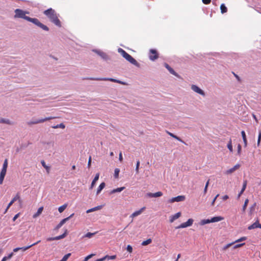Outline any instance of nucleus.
I'll return each mask as SVG.
<instances>
[{
  "label": "nucleus",
  "mask_w": 261,
  "mask_h": 261,
  "mask_svg": "<svg viewBox=\"0 0 261 261\" xmlns=\"http://www.w3.org/2000/svg\"><path fill=\"white\" fill-rule=\"evenodd\" d=\"M219 194H217V195L215 196V197L214 198V199H213V201H212V205H213L214 204L215 202V201H216V199L217 198V197L219 196Z\"/></svg>",
  "instance_id": "nucleus-59"
},
{
  "label": "nucleus",
  "mask_w": 261,
  "mask_h": 261,
  "mask_svg": "<svg viewBox=\"0 0 261 261\" xmlns=\"http://www.w3.org/2000/svg\"><path fill=\"white\" fill-rule=\"evenodd\" d=\"M245 244V243H241V244H237V245L238 247L240 248V247L244 246Z\"/></svg>",
  "instance_id": "nucleus-64"
},
{
  "label": "nucleus",
  "mask_w": 261,
  "mask_h": 261,
  "mask_svg": "<svg viewBox=\"0 0 261 261\" xmlns=\"http://www.w3.org/2000/svg\"><path fill=\"white\" fill-rule=\"evenodd\" d=\"M87 79L90 80H95V81H109L111 82L121 84L122 85H125V83L122 81H120L118 80L114 79L112 78H88Z\"/></svg>",
  "instance_id": "nucleus-5"
},
{
  "label": "nucleus",
  "mask_w": 261,
  "mask_h": 261,
  "mask_svg": "<svg viewBox=\"0 0 261 261\" xmlns=\"http://www.w3.org/2000/svg\"><path fill=\"white\" fill-rule=\"evenodd\" d=\"M4 177H5V176L0 175V184L1 185L3 184Z\"/></svg>",
  "instance_id": "nucleus-56"
},
{
  "label": "nucleus",
  "mask_w": 261,
  "mask_h": 261,
  "mask_svg": "<svg viewBox=\"0 0 261 261\" xmlns=\"http://www.w3.org/2000/svg\"><path fill=\"white\" fill-rule=\"evenodd\" d=\"M94 255L93 254H91L88 256H87L83 261H87L89 259L91 258Z\"/></svg>",
  "instance_id": "nucleus-48"
},
{
  "label": "nucleus",
  "mask_w": 261,
  "mask_h": 261,
  "mask_svg": "<svg viewBox=\"0 0 261 261\" xmlns=\"http://www.w3.org/2000/svg\"><path fill=\"white\" fill-rule=\"evenodd\" d=\"M105 258L106 259H115L116 258V255H112V256H109V255H106L105 256Z\"/></svg>",
  "instance_id": "nucleus-42"
},
{
  "label": "nucleus",
  "mask_w": 261,
  "mask_h": 261,
  "mask_svg": "<svg viewBox=\"0 0 261 261\" xmlns=\"http://www.w3.org/2000/svg\"><path fill=\"white\" fill-rule=\"evenodd\" d=\"M248 202H249V199H246L245 201V202H244V204L243 206V208H242V211L243 212H245L246 210V208H247V205L248 204Z\"/></svg>",
  "instance_id": "nucleus-35"
},
{
  "label": "nucleus",
  "mask_w": 261,
  "mask_h": 261,
  "mask_svg": "<svg viewBox=\"0 0 261 261\" xmlns=\"http://www.w3.org/2000/svg\"><path fill=\"white\" fill-rule=\"evenodd\" d=\"M6 172H7V170L4 169H2V170H1L0 175L5 176L6 174Z\"/></svg>",
  "instance_id": "nucleus-50"
},
{
  "label": "nucleus",
  "mask_w": 261,
  "mask_h": 261,
  "mask_svg": "<svg viewBox=\"0 0 261 261\" xmlns=\"http://www.w3.org/2000/svg\"><path fill=\"white\" fill-rule=\"evenodd\" d=\"M241 135L243 138V142L244 143V146L246 147L247 145V138L245 134V132L244 130H242L241 132Z\"/></svg>",
  "instance_id": "nucleus-24"
},
{
  "label": "nucleus",
  "mask_w": 261,
  "mask_h": 261,
  "mask_svg": "<svg viewBox=\"0 0 261 261\" xmlns=\"http://www.w3.org/2000/svg\"><path fill=\"white\" fill-rule=\"evenodd\" d=\"M149 58L151 61H154L159 58V54L154 49H151L149 53Z\"/></svg>",
  "instance_id": "nucleus-6"
},
{
  "label": "nucleus",
  "mask_w": 261,
  "mask_h": 261,
  "mask_svg": "<svg viewBox=\"0 0 261 261\" xmlns=\"http://www.w3.org/2000/svg\"><path fill=\"white\" fill-rule=\"evenodd\" d=\"M19 216V213H18L16 215H15L13 218V221H15L18 218Z\"/></svg>",
  "instance_id": "nucleus-58"
},
{
  "label": "nucleus",
  "mask_w": 261,
  "mask_h": 261,
  "mask_svg": "<svg viewBox=\"0 0 261 261\" xmlns=\"http://www.w3.org/2000/svg\"><path fill=\"white\" fill-rule=\"evenodd\" d=\"M52 127L54 128H61L62 129H64L65 127V125L63 123H60L57 125L53 126H52Z\"/></svg>",
  "instance_id": "nucleus-38"
},
{
  "label": "nucleus",
  "mask_w": 261,
  "mask_h": 261,
  "mask_svg": "<svg viewBox=\"0 0 261 261\" xmlns=\"http://www.w3.org/2000/svg\"><path fill=\"white\" fill-rule=\"evenodd\" d=\"M162 195H163V193L160 191L154 193H148L147 194V196L149 197H161Z\"/></svg>",
  "instance_id": "nucleus-16"
},
{
  "label": "nucleus",
  "mask_w": 261,
  "mask_h": 261,
  "mask_svg": "<svg viewBox=\"0 0 261 261\" xmlns=\"http://www.w3.org/2000/svg\"><path fill=\"white\" fill-rule=\"evenodd\" d=\"M261 224L259 223V222L258 220H257L256 222H255L254 223L251 224V225L249 226L248 227V229L249 230H251L256 228H260Z\"/></svg>",
  "instance_id": "nucleus-15"
},
{
  "label": "nucleus",
  "mask_w": 261,
  "mask_h": 261,
  "mask_svg": "<svg viewBox=\"0 0 261 261\" xmlns=\"http://www.w3.org/2000/svg\"><path fill=\"white\" fill-rule=\"evenodd\" d=\"M220 10H221V12L222 14H224L227 12V8H226V7L225 6V5L224 4H222L221 5Z\"/></svg>",
  "instance_id": "nucleus-29"
},
{
  "label": "nucleus",
  "mask_w": 261,
  "mask_h": 261,
  "mask_svg": "<svg viewBox=\"0 0 261 261\" xmlns=\"http://www.w3.org/2000/svg\"><path fill=\"white\" fill-rule=\"evenodd\" d=\"M241 148H242L241 145L240 144H238V147H237V149H238L237 152H238V155H239L241 154Z\"/></svg>",
  "instance_id": "nucleus-47"
},
{
  "label": "nucleus",
  "mask_w": 261,
  "mask_h": 261,
  "mask_svg": "<svg viewBox=\"0 0 261 261\" xmlns=\"http://www.w3.org/2000/svg\"><path fill=\"white\" fill-rule=\"evenodd\" d=\"M105 182H101L100 185L99 186L97 190V192H96V194H98L100 193V192L101 191V190L105 187Z\"/></svg>",
  "instance_id": "nucleus-27"
},
{
  "label": "nucleus",
  "mask_w": 261,
  "mask_h": 261,
  "mask_svg": "<svg viewBox=\"0 0 261 261\" xmlns=\"http://www.w3.org/2000/svg\"><path fill=\"white\" fill-rule=\"evenodd\" d=\"M19 199V194L17 193V194L15 196V197L12 199V200L9 202L7 206V208H9V207L14 203V202L17 200V199Z\"/></svg>",
  "instance_id": "nucleus-18"
},
{
  "label": "nucleus",
  "mask_w": 261,
  "mask_h": 261,
  "mask_svg": "<svg viewBox=\"0 0 261 261\" xmlns=\"http://www.w3.org/2000/svg\"><path fill=\"white\" fill-rule=\"evenodd\" d=\"M224 219V218L221 216L214 217L211 219V223L219 222Z\"/></svg>",
  "instance_id": "nucleus-22"
},
{
  "label": "nucleus",
  "mask_w": 261,
  "mask_h": 261,
  "mask_svg": "<svg viewBox=\"0 0 261 261\" xmlns=\"http://www.w3.org/2000/svg\"><path fill=\"white\" fill-rule=\"evenodd\" d=\"M260 140H261V132L259 131V134H258L257 142V145L258 146H259Z\"/></svg>",
  "instance_id": "nucleus-46"
},
{
  "label": "nucleus",
  "mask_w": 261,
  "mask_h": 261,
  "mask_svg": "<svg viewBox=\"0 0 261 261\" xmlns=\"http://www.w3.org/2000/svg\"><path fill=\"white\" fill-rule=\"evenodd\" d=\"M202 3L205 5H208L211 3V0H202Z\"/></svg>",
  "instance_id": "nucleus-52"
},
{
  "label": "nucleus",
  "mask_w": 261,
  "mask_h": 261,
  "mask_svg": "<svg viewBox=\"0 0 261 261\" xmlns=\"http://www.w3.org/2000/svg\"><path fill=\"white\" fill-rule=\"evenodd\" d=\"M256 203L255 202L254 203V204L250 207V211H249V214L250 215H252L254 211H255V207H256Z\"/></svg>",
  "instance_id": "nucleus-33"
},
{
  "label": "nucleus",
  "mask_w": 261,
  "mask_h": 261,
  "mask_svg": "<svg viewBox=\"0 0 261 261\" xmlns=\"http://www.w3.org/2000/svg\"><path fill=\"white\" fill-rule=\"evenodd\" d=\"M13 255V253L12 252L11 253H10L8 256H5L4 257H6V260L8 259H10L11 258Z\"/></svg>",
  "instance_id": "nucleus-55"
},
{
  "label": "nucleus",
  "mask_w": 261,
  "mask_h": 261,
  "mask_svg": "<svg viewBox=\"0 0 261 261\" xmlns=\"http://www.w3.org/2000/svg\"><path fill=\"white\" fill-rule=\"evenodd\" d=\"M55 118H56V117H46V118H43V119H38V120H35V121H29V122H27V124L29 125H33V124H38V123H43V122H45L46 121L54 119H55Z\"/></svg>",
  "instance_id": "nucleus-4"
},
{
  "label": "nucleus",
  "mask_w": 261,
  "mask_h": 261,
  "mask_svg": "<svg viewBox=\"0 0 261 261\" xmlns=\"http://www.w3.org/2000/svg\"><path fill=\"white\" fill-rule=\"evenodd\" d=\"M152 242V240L151 239H148L147 240H146V241H144L143 242H142V243H141V245L142 246H146V245H147L149 244H150Z\"/></svg>",
  "instance_id": "nucleus-36"
},
{
  "label": "nucleus",
  "mask_w": 261,
  "mask_h": 261,
  "mask_svg": "<svg viewBox=\"0 0 261 261\" xmlns=\"http://www.w3.org/2000/svg\"><path fill=\"white\" fill-rule=\"evenodd\" d=\"M15 17L23 18L25 20H27L30 22L33 23L34 24H36L38 27L43 29V30L46 31H48L49 30L48 28L46 25L41 23L38 19L35 18H31L29 16H26L25 14L28 13V12L23 11V10L19 9H17L15 10Z\"/></svg>",
  "instance_id": "nucleus-1"
},
{
  "label": "nucleus",
  "mask_w": 261,
  "mask_h": 261,
  "mask_svg": "<svg viewBox=\"0 0 261 261\" xmlns=\"http://www.w3.org/2000/svg\"><path fill=\"white\" fill-rule=\"evenodd\" d=\"M140 162L139 160L137 161V164H136V173L138 174L139 173V169L140 166Z\"/></svg>",
  "instance_id": "nucleus-45"
},
{
  "label": "nucleus",
  "mask_w": 261,
  "mask_h": 261,
  "mask_svg": "<svg viewBox=\"0 0 261 261\" xmlns=\"http://www.w3.org/2000/svg\"><path fill=\"white\" fill-rule=\"evenodd\" d=\"M49 20L57 26L61 27V23L58 18L57 13L52 8L48 9L45 10L43 12Z\"/></svg>",
  "instance_id": "nucleus-2"
},
{
  "label": "nucleus",
  "mask_w": 261,
  "mask_h": 261,
  "mask_svg": "<svg viewBox=\"0 0 261 261\" xmlns=\"http://www.w3.org/2000/svg\"><path fill=\"white\" fill-rule=\"evenodd\" d=\"M166 133L169 135L171 137H172V138L173 137V136H174V135L170 132H169V131L168 130H166Z\"/></svg>",
  "instance_id": "nucleus-62"
},
{
  "label": "nucleus",
  "mask_w": 261,
  "mask_h": 261,
  "mask_svg": "<svg viewBox=\"0 0 261 261\" xmlns=\"http://www.w3.org/2000/svg\"><path fill=\"white\" fill-rule=\"evenodd\" d=\"M228 198H229V197H228V195H224V196H222V199L223 200H224V201H225V200H226L227 199H228Z\"/></svg>",
  "instance_id": "nucleus-60"
},
{
  "label": "nucleus",
  "mask_w": 261,
  "mask_h": 261,
  "mask_svg": "<svg viewBox=\"0 0 261 261\" xmlns=\"http://www.w3.org/2000/svg\"><path fill=\"white\" fill-rule=\"evenodd\" d=\"M71 255V253H69L65 255L61 260L60 261H67L69 257Z\"/></svg>",
  "instance_id": "nucleus-40"
},
{
  "label": "nucleus",
  "mask_w": 261,
  "mask_h": 261,
  "mask_svg": "<svg viewBox=\"0 0 261 261\" xmlns=\"http://www.w3.org/2000/svg\"><path fill=\"white\" fill-rule=\"evenodd\" d=\"M210 223H211V219H203L201 221L200 224L203 225Z\"/></svg>",
  "instance_id": "nucleus-37"
},
{
  "label": "nucleus",
  "mask_w": 261,
  "mask_h": 261,
  "mask_svg": "<svg viewBox=\"0 0 261 261\" xmlns=\"http://www.w3.org/2000/svg\"><path fill=\"white\" fill-rule=\"evenodd\" d=\"M67 206V203H65V204L62 205V206H60L58 208L59 212L60 213H62L66 209Z\"/></svg>",
  "instance_id": "nucleus-30"
},
{
  "label": "nucleus",
  "mask_w": 261,
  "mask_h": 261,
  "mask_svg": "<svg viewBox=\"0 0 261 261\" xmlns=\"http://www.w3.org/2000/svg\"><path fill=\"white\" fill-rule=\"evenodd\" d=\"M145 207H143L140 210L135 211L130 216V217L134 218L140 215L145 210Z\"/></svg>",
  "instance_id": "nucleus-14"
},
{
  "label": "nucleus",
  "mask_w": 261,
  "mask_h": 261,
  "mask_svg": "<svg viewBox=\"0 0 261 261\" xmlns=\"http://www.w3.org/2000/svg\"><path fill=\"white\" fill-rule=\"evenodd\" d=\"M191 89L194 92H195L202 96L205 95L204 92L200 88H199L198 86H197L196 85H193L191 87Z\"/></svg>",
  "instance_id": "nucleus-12"
},
{
  "label": "nucleus",
  "mask_w": 261,
  "mask_h": 261,
  "mask_svg": "<svg viewBox=\"0 0 261 261\" xmlns=\"http://www.w3.org/2000/svg\"><path fill=\"white\" fill-rule=\"evenodd\" d=\"M247 184V181L246 180H244L243 182V187L238 195V198H239L240 197L241 195L243 193L244 191L245 190V189L246 188Z\"/></svg>",
  "instance_id": "nucleus-19"
},
{
  "label": "nucleus",
  "mask_w": 261,
  "mask_h": 261,
  "mask_svg": "<svg viewBox=\"0 0 261 261\" xmlns=\"http://www.w3.org/2000/svg\"><path fill=\"white\" fill-rule=\"evenodd\" d=\"M74 215V214H72L71 215H70L68 217H67L66 218H64L63 219V220H62L61 221V222L57 225V226L56 227V229H59L60 227H61V226L64 224H65L68 220H69V219H70L71 218H72Z\"/></svg>",
  "instance_id": "nucleus-11"
},
{
  "label": "nucleus",
  "mask_w": 261,
  "mask_h": 261,
  "mask_svg": "<svg viewBox=\"0 0 261 261\" xmlns=\"http://www.w3.org/2000/svg\"><path fill=\"white\" fill-rule=\"evenodd\" d=\"M247 239V238L246 237H241V238H240L239 239H238L236 241H235L234 242H232V243H229V244H228L226 245H225L223 247V250H227L229 247H230L231 246H232V245H233L235 243H238V242H242V241H245Z\"/></svg>",
  "instance_id": "nucleus-9"
},
{
  "label": "nucleus",
  "mask_w": 261,
  "mask_h": 261,
  "mask_svg": "<svg viewBox=\"0 0 261 261\" xmlns=\"http://www.w3.org/2000/svg\"><path fill=\"white\" fill-rule=\"evenodd\" d=\"M91 156H90L89 158L88 163V168H90L91 166Z\"/></svg>",
  "instance_id": "nucleus-57"
},
{
  "label": "nucleus",
  "mask_w": 261,
  "mask_h": 261,
  "mask_svg": "<svg viewBox=\"0 0 261 261\" xmlns=\"http://www.w3.org/2000/svg\"><path fill=\"white\" fill-rule=\"evenodd\" d=\"M40 242V240H39L37 242H36V243H34L33 244L31 245H29V246H24V247H19V249H20V250H21L22 251H25L27 250H28L29 248H30L31 247L38 244Z\"/></svg>",
  "instance_id": "nucleus-17"
},
{
  "label": "nucleus",
  "mask_w": 261,
  "mask_h": 261,
  "mask_svg": "<svg viewBox=\"0 0 261 261\" xmlns=\"http://www.w3.org/2000/svg\"><path fill=\"white\" fill-rule=\"evenodd\" d=\"M7 167H8V160L7 159H5V161L4 162L3 165V168L2 169H4L7 170Z\"/></svg>",
  "instance_id": "nucleus-44"
},
{
  "label": "nucleus",
  "mask_w": 261,
  "mask_h": 261,
  "mask_svg": "<svg viewBox=\"0 0 261 261\" xmlns=\"http://www.w3.org/2000/svg\"><path fill=\"white\" fill-rule=\"evenodd\" d=\"M0 123H6L8 124H12L13 123L11 122L9 119H0Z\"/></svg>",
  "instance_id": "nucleus-31"
},
{
  "label": "nucleus",
  "mask_w": 261,
  "mask_h": 261,
  "mask_svg": "<svg viewBox=\"0 0 261 261\" xmlns=\"http://www.w3.org/2000/svg\"><path fill=\"white\" fill-rule=\"evenodd\" d=\"M67 235V230L65 231V232L62 234V235L57 236L55 237H49L46 239L47 241H51L54 240H59L62 239L64 238Z\"/></svg>",
  "instance_id": "nucleus-10"
},
{
  "label": "nucleus",
  "mask_w": 261,
  "mask_h": 261,
  "mask_svg": "<svg viewBox=\"0 0 261 261\" xmlns=\"http://www.w3.org/2000/svg\"><path fill=\"white\" fill-rule=\"evenodd\" d=\"M181 216V213L180 212L177 213L174 215H172L170 218V222L171 223L173 222L174 220L178 219Z\"/></svg>",
  "instance_id": "nucleus-20"
},
{
  "label": "nucleus",
  "mask_w": 261,
  "mask_h": 261,
  "mask_svg": "<svg viewBox=\"0 0 261 261\" xmlns=\"http://www.w3.org/2000/svg\"><path fill=\"white\" fill-rule=\"evenodd\" d=\"M173 138L176 139L177 140L183 143H185L184 141H183L179 137H177V136L175 135L173 137Z\"/></svg>",
  "instance_id": "nucleus-51"
},
{
  "label": "nucleus",
  "mask_w": 261,
  "mask_h": 261,
  "mask_svg": "<svg viewBox=\"0 0 261 261\" xmlns=\"http://www.w3.org/2000/svg\"><path fill=\"white\" fill-rule=\"evenodd\" d=\"M186 197L184 195H179L175 197H173L169 200H168V203H173L174 202H180V201H183L185 200Z\"/></svg>",
  "instance_id": "nucleus-7"
},
{
  "label": "nucleus",
  "mask_w": 261,
  "mask_h": 261,
  "mask_svg": "<svg viewBox=\"0 0 261 261\" xmlns=\"http://www.w3.org/2000/svg\"><path fill=\"white\" fill-rule=\"evenodd\" d=\"M43 210V207H39L38 208L37 212L33 215V217L34 218H37V217H38L42 213Z\"/></svg>",
  "instance_id": "nucleus-25"
},
{
  "label": "nucleus",
  "mask_w": 261,
  "mask_h": 261,
  "mask_svg": "<svg viewBox=\"0 0 261 261\" xmlns=\"http://www.w3.org/2000/svg\"><path fill=\"white\" fill-rule=\"evenodd\" d=\"M96 233V232H94V233L88 232L85 236H83V238H91L93 236H94Z\"/></svg>",
  "instance_id": "nucleus-34"
},
{
  "label": "nucleus",
  "mask_w": 261,
  "mask_h": 261,
  "mask_svg": "<svg viewBox=\"0 0 261 261\" xmlns=\"http://www.w3.org/2000/svg\"><path fill=\"white\" fill-rule=\"evenodd\" d=\"M124 189H125L124 187L118 188H116V189H113V190H112L110 193L112 194H114L116 192H120L122 191H123Z\"/></svg>",
  "instance_id": "nucleus-26"
},
{
  "label": "nucleus",
  "mask_w": 261,
  "mask_h": 261,
  "mask_svg": "<svg viewBox=\"0 0 261 261\" xmlns=\"http://www.w3.org/2000/svg\"><path fill=\"white\" fill-rule=\"evenodd\" d=\"M41 164H42V166L44 168L46 169V170H47V173H49V167L45 164V162L44 161H41Z\"/></svg>",
  "instance_id": "nucleus-39"
},
{
  "label": "nucleus",
  "mask_w": 261,
  "mask_h": 261,
  "mask_svg": "<svg viewBox=\"0 0 261 261\" xmlns=\"http://www.w3.org/2000/svg\"><path fill=\"white\" fill-rule=\"evenodd\" d=\"M118 52L129 62L133 65H138V63L137 61L124 50L120 48L118 49Z\"/></svg>",
  "instance_id": "nucleus-3"
},
{
  "label": "nucleus",
  "mask_w": 261,
  "mask_h": 261,
  "mask_svg": "<svg viewBox=\"0 0 261 261\" xmlns=\"http://www.w3.org/2000/svg\"><path fill=\"white\" fill-rule=\"evenodd\" d=\"M126 249H127V251H128L129 253L132 252L133 248L130 245H127Z\"/></svg>",
  "instance_id": "nucleus-49"
},
{
  "label": "nucleus",
  "mask_w": 261,
  "mask_h": 261,
  "mask_svg": "<svg viewBox=\"0 0 261 261\" xmlns=\"http://www.w3.org/2000/svg\"><path fill=\"white\" fill-rule=\"evenodd\" d=\"M13 255V253L12 252L11 253H10L8 256H5L4 257H6V260L8 259H10L11 258Z\"/></svg>",
  "instance_id": "nucleus-54"
},
{
  "label": "nucleus",
  "mask_w": 261,
  "mask_h": 261,
  "mask_svg": "<svg viewBox=\"0 0 261 261\" xmlns=\"http://www.w3.org/2000/svg\"><path fill=\"white\" fill-rule=\"evenodd\" d=\"M240 165L238 164L236 165L233 167L226 170L225 172V174H227V175L230 174L232 173L233 172H234L237 170H238L240 168Z\"/></svg>",
  "instance_id": "nucleus-13"
},
{
  "label": "nucleus",
  "mask_w": 261,
  "mask_h": 261,
  "mask_svg": "<svg viewBox=\"0 0 261 261\" xmlns=\"http://www.w3.org/2000/svg\"><path fill=\"white\" fill-rule=\"evenodd\" d=\"M99 177V173H98L95 175V176L92 181L90 189H92L95 186L96 182L98 180Z\"/></svg>",
  "instance_id": "nucleus-21"
},
{
  "label": "nucleus",
  "mask_w": 261,
  "mask_h": 261,
  "mask_svg": "<svg viewBox=\"0 0 261 261\" xmlns=\"http://www.w3.org/2000/svg\"><path fill=\"white\" fill-rule=\"evenodd\" d=\"M101 207H102V206H101V205L97 206L94 207L93 208L88 210L87 211L86 213H91V212L97 211V210H99L101 209Z\"/></svg>",
  "instance_id": "nucleus-28"
},
{
  "label": "nucleus",
  "mask_w": 261,
  "mask_h": 261,
  "mask_svg": "<svg viewBox=\"0 0 261 261\" xmlns=\"http://www.w3.org/2000/svg\"><path fill=\"white\" fill-rule=\"evenodd\" d=\"M95 52L100 56L101 58L107 60L108 59V56L106 53L104 52L99 51V50H96Z\"/></svg>",
  "instance_id": "nucleus-23"
},
{
  "label": "nucleus",
  "mask_w": 261,
  "mask_h": 261,
  "mask_svg": "<svg viewBox=\"0 0 261 261\" xmlns=\"http://www.w3.org/2000/svg\"><path fill=\"white\" fill-rule=\"evenodd\" d=\"M119 160L121 162L123 161V157L122 152H120L119 154Z\"/></svg>",
  "instance_id": "nucleus-53"
},
{
  "label": "nucleus",
  "mask_w": 261,
  "mask_h": 261,
  "mask_svg": "<svg viewBox=\"0 0 261 261\" xmlns=\"http://www.w3.org/2000/svg\"><path fill=\"white\" fill-rule=\"evenodd\" d=\"M193 223V220L192 219H189L187 222L182 223L180 225L176 227V229L186 228L188 226H190L192 225Z\"/></svg>",
  "instance_id": "nucleus-8"
},
{
  "label": "nucleus",
  "mask_w": 261,
  "mask_h": 261,
  "mask_svg": "<svg viewBox=\"0 0 261 261\" xmlns=\"http://www.w3.org/2000/svg\"><path fill=\"white\" fill-rule=\"evenodd\" d=\"M120 170L118 168H116L114 171V176L115 178H118Z\"/></svg>",
  "instance_id": "nucleus-43"
},
{
  "label": "nucleus",
  "mask_w": 261,
  "mask_h": 261,
  "mask_svg": "<svg viewBox=\"0 0 261 261\" xmlns=\"http://www.w3.org/2000/svg\"><path fill=\"white\" fill-rule=\"evenodd\" d=\"M106 260L105 257L96 259L95 261H104Z\"/></svg>",
  "instance_id": "nucleus-61"
},
{
  "label": "nucleus",
  "mask_w": 261,
  "mask_h": 261,
  "mask_svg": "<svg viewBox=\"0 0 261 261\" xmlns=\"http://www.w3.org/2000/svg\"><path fill=\"white\" fill-rule=\"evenodd\" d=\"M227 148L229 150V151L232 152L233 151L232 145V141L231 139H230L228 144H227Z\"/></svg>",
  "instance_id": "nucleus-32"
},
{
  "label": "nucleus",
  "mask_w": 261,
  "mask_h": 261,
  "mask_svg": "<svg viewBox=\"0 0 261 261\" xmlns=\"http://www.w3.org/2000/svg\"><path fill=\"white\" fill-rule=\"evenodd\" d=\"M164 66L168 70L171 67L167 63H166L164 64Z\"/></svg>",
  "instance_id": "nucleus-63"
},
{
  "label": "nucleus",
  "mask_w": 261,
  "mask_h": 261,
  "mask_svg": "<svg viewBox=\"0 0 261 261\" xmlns=\"http://www.w3.org/2000/svg\"><path fill=\"white\" fill-rule=\"evenodd\" d=\"M168 71H169L170 72V73H171L172 74H173V75H175V76H177V77L178 76V74H177L176 72H175L174 71V70H173L171 67H170V68L168 69Z\"/></svg>",
  "instance_id": "nucleus-41"
}]
</instances>
